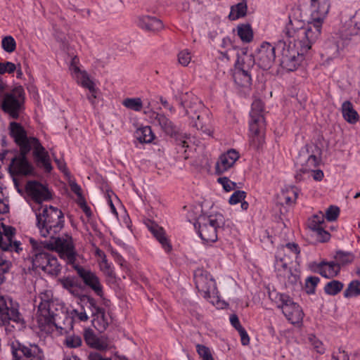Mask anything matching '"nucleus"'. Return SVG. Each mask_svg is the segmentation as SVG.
<instances>
[{
    "label": "nucleus",
    "instance_id": "obj_20",
    "mask_svg": "<svg viewBox=\"0 0 360 360\" xmlns=\"http://www.w3.org/2000/svg\"><path fill=\"white\" fill-rule=\"evenodd\" d=\"M239 157L238 153L234 149L221 154L215 164V173L220 175L227 172L235 165Z\"/></svg>",
    "mask_w": 360,
    "mask_h": 360
},
{
    "label": "nucleus",
    "instance_id": "obj_31",
    "mask_svg": "<svg viewBox=\"0 0 360 360\" xmlns=\"http://www.w3.org/2000/svg\"><path fill=\"white\" fill-rule=\"evenodd\" d=\"M149 229L153 233L154 236L162 245V248L166 252H169L172 249V246L169 243V240L165 236V231L162 227L158 226L156 224L152 225L149 227Z\"/></svg>",
    "mask_w": 360,
    "mask_h": 360
},
{
    "label": "nucleus",
    "instance_id": "obj_12",
    "mask_svg": "<svg viewBox=\"0 0 360 360\" xmlns=\"http://www.w3.org/2000/svg\"><path fill=\"white\" fill-rule=\"evenodd\" d=\"M6 326L5 330H10V327L15 331H20L25 328V321L18 309L9 308L3 297L0 298V325Z\"/></svg>",
    "mask_w": 360,
    "mask_h": 360
},
{
    "label": "nucleus",
    "instance_id": "obj_4",
    "mask_svg": "<svg viewBox=\"0 0 360 360\" xmlns=\"http://www.w3.org/2000/svg\"><path fill=\"white\" fill-rule=\"evenodd\" d=\"M38 309L37 319L41 326L55 324L56 317L62 310L63 306L60 302L53 298L51 290L41 292L34 299Z\"/></svg>",
    "mask_w": 360,
    "mask_h": 360
},
{
    "label": "nucleus",
    "instance_id": "obj_48",
    "mask_svg": "<svg viewBox=\"0 0 360 360\" xmlns=\"http://www.w3.org/2000/svg\"><path fill=\"white\" fill-rule=\"evenodd\" d=\"M264 105L260 99H255L252 103V108L250 111V117H256L257 116H263L262 112Z\"/></svg>",
    "mask_w": 360,
    "mask_h": 360
},
{
    "label": "nucleus",
    "instance_id": "obj_46",
    "mask_svg": "<svg viewBox=\"0 0 360 360\" xmlns=\"http://www.w3.org/2000/svg\"><path fill=\"white\" fill-rule=\"evenodd\" d=\"M324 222V215L321 213L320 214L314 215L309 221V228L312 231H315L322 227V224Z\"/></svg>",
    "mask_w": 360,
    "mask_h": 360
},
{
    "label": "nucleus",
    "instance_id": "obj_5",
    "mask_svg": "<svg viewBox=\"0 0 360 360\" xmlns=\"http://www.w3.org/2000/svg\"><path fill=\"white\" fill-rule=\"evenodd\" d=\"M185 115L191 120V124L205 134L212 136L213 129L206 113L203 104L198 98H193L189 103H186Z\"/></svg>",
    "mask_w": 360,
    "mask_h": 360
},
{
    "label": "nucleus",
    "instance_id": "obj_28",
    "mask_svg": "<svg viewBox=\"0 0 360 360\" xmlns=\"http://www.w3.org/2000/svg\"><path fill=\"white\" fill-rule=\"evenodd\" d=\"M341 111L344 119L349 124H355L359 120L358 112L354 108L352 103L349 101L342 103Z\"/></svg>",
    "mask_w": 360,
    "mask_h": 360
},
{
    "label": "nucleus",
    "instance_id": "obj_7",
    "mask_svg": "<svg viewBox=\"0 0 360 360\" xmlns=\"http://www.w3.org/2000/svg\"><path fill=\"white\" fill-rule=\"evenodd\" d=\"M198 233L205 243H214L217 240V229L224 224L221 214L200 215L197 219Z\"/></svg>",
    "mask_w": 360,
    "mask_h": 360
},
{
    "label": "nucleus",
    "instance_id": "obj_33",
    "mask_svg": "<svg viewBox=\"0 0 360 360\" xmlns=\"http://www.w3.org/2000/svg\"><path fill=\"white\" fill-rule=\"evenodd\" d=\"M136 137L140 143H150L155 138V135L149 126L139 128L136 131Z\"/></svg>",
    "mask_w": 360,
    "mask_h": 360
},
{
    "label": "nucleus",
    "instance_id": "obj_19",
    "mask_svg": "<svg viewBox=\"0 0 360 360\" xmlns=\"http://www.w3.org/2000/svg\"><path fill=\"white\" fill-rule=\"evenodd\" d=\"M74 269L86 286L94 290L97 295L103 296V286L95 273L79 265L75 266Z\"/></svg>",
    "mask_w": 360,
    "mask_h": 360
},
{
    "label": "nucleus",
    "instance_id": "obj_64",
    "mask_svg": "<svg viewBox=\"0 0 360 360\" xmlns=\"http://www.w3.org/2000/svg\"><path fill=\"white\" fill-rule=\"evenodd\" d=\"M354 34H360V10L358 11L353 18Z\"/></svg>",
    "mask_w": 360,
    "mask_h": 360
},
{
    "label": "nucleus",
    "instance_id": "obj_24",
    "mask_svg": "<svg viewBox=\"0 0 360 360\" xmlns=\"http://www.w3.org/2000/svg\"><path fill=\"white\" fill-rule=\"evenodd\" d=\"M27 154L20 151L18 156L12 158L10 167L13 173L27 175L32 172L33 167L27 160Z\"/></svg>",
    "mask_w": 360,
    "mask_h": 360
},
{
    "label": "nucleus",
    "instance_id": "obj_53",
    "mask_svg": "<svg viewBox=\"0 0 360 360\" xmlns=\"http://www.w3.org/2000/svg\"><path fill=\"white\" fill-rule=\"evenodd\" d=\"M314 236L319 242L324 243L330 239V233L325 231L323 227L313 231Z\"/></svg>",
    "mask_w": 360,
    "mask_h": 360
},
{
    "label": "nucleus",
    "instance_id": "obj_27",
    "mask_svg": "<svg viewBox=\"0 0 360 360\" xmlns=\"http://www.w3.org/2000/svg\"><path fill=\"white\" fill-rule=\"evenodd\" d=\"M84 338L86 343L92 348L98 350H105L108 348L107 342L104 339L97 337L90 328L84 330Z\"/></svg>",
    "mask_w": 360,
    "mask_h": 360
},
{
    "label": "nucleus",
    "instance_id": "obj_30",
    "mask_svg": "<svg viewBox=\"0 0 360 360\" xmlns=\"http://www.w3.org/2000/svg\"><path fill=\"white\" fill-rule=\"evenodd\" d=\"M233 79L238 86L248 88L252 82L250 72L241 69H234Z\"/></svg>",
    "mask_w": 360,
    "mask_h": 360
},
{
    "label": "nucleus",
    "instance_id": "obj_17",
    "mask_svg": "<svg viewBox=\"0 0 360 360\" xmlns=\"http://www.w3.org/2000/svg\"><path fill=\"white\" fill-rule=\"evenodd\" d=\"M264 119L263 116L251 117L250 122V143L256 149L262 146L264 137Z\"/></svg>",
    "mask_w": 360,
    "mask_h": 360
},
{
    "label": "nucleus",
    "instance_id": "obj_32",
    "mask_svg": "<svg viewBox=\"0 0 360 360\" xmlns=\"http://www.w3.org/2000/svg\"><path fill=\"white\" fill-rule=\"evenodd\" d=\"M255 63V59L252 55L243 53L238 56L237 60L235 63V69H241L250 72Z\"/></svg>",
    "mask_w": 360,
    "mask_h": 360
},
{
    "label": "nucleus",
    "instance_id": "obj_26",
    "mask_svg": "<svg viewBox=\"0 0 360 360\" xmlns=\"http://www.w3.org/2000/svg\"><path fill=\"white\" fill-rule=\"evenodd\" d=\"M27 193L38 203L51 198L48 189L42 184L36 181H30L26 186Z\"/></svg>",
    "mask_w": 360,
    "mask_h": 360
},
{
    "label": "nucleus",
    "instance_id": "obj_10",
    "mask_svg": "<svg viewBox=\"0 0 360 360\" xmlns=\"http://www.w3.org/2000/svg\"><path fill=\"white\" fill-rule=\"evenodd\" d=\"M53 241L46 243L47 248L51 250H56L61 259L75 268L77 258L79 256L75 250L73 239L69 235H64L61 237L55 236L51 238Z\"/></svg>",
    "mask_w": 360,
    "mask_h": 360
},
{
    "label": "nucleus",
    "instance_id": "obj_60",
    "mask_svg": "<svg viewBox=\"0 0 360 360\" xmlns=\"http://www.w3.org/2000/svg\"><path fill=\"white\" fill-rule=\"evenodd\" d=\"M71 315L74 319H77L80 321H86L89 319L86 309L82 307L80 311L78 309H73L71 311Z\"/></svg>",
    "mask_w": 360,
    "mask_h": 360
},
{
    "label": "nucleus",
    "instance_id": "obj_29",
    "mask_svg": "<svg viewBox=\"0 0 360 360\" xmlns=\"http://www.w3.org/2000/svg\"><path fill=\"white\" fill-rule=\"evenodd\" d=\"M72 77L77 83L88 90H94V82L89 77L87 72L81 69L75 68V75Z\"/></svg>",
    "mask_w": 360,
    "mask_h": 360
},
{
    "label": "nucleus",
    "instance_id": "obj_51",
    "mask_svg": "<svg viewBox=\"0 0 360 360\" xmlns=\"http://www.w3.org/2000/svg\"><path fill=\"white\" fill-rule=\"evenodd\" d=\"M196 350L202 360H214L210 349L207 347L198 344L196 345Z\"/></svg>",
    "mask_w": 360,
    "mask_h": 360
},
{
    "label": "nucleus",
    "instance_id": "obj_16",
    "mask_svg": "<svg viewBox=\"0 0 360 360\" xmlns=\"http://www.w3.org/2000/svg\"><path fill=\"white\" fill-rule=\"evenodd\" d=\"M15 234L13 227L0 222V250L15 251L17 253L22 250L20 242L13 239Z\"/></svg>",
    "mask_w": 360,
    "mask_h": 360
},
{
    "label": "nucleus",
    "instance_id": "obj_1",
    "mask_svg": "<svg viewBox=\"0 0 360 360\" xmlns=\"http://www.w3.org/2000/svg\"><path fill=\"white\" fill-rule=\"evenodd\" d=\"M37 226L42 237L53 238L64 226L61 210L53 206H44L36 212Z\"/></svg>",
    "mask_w": 360,
    "mask_h": 360
},
{
    "label": "nucleus",
    "instance_id": "obj_47",
    "mask_svg": "<svg viewBox=\"0 0 360 360\" xmlns=\"http://www.w3.org/2000/svg\"><path fill=\"white\" fill-rule=\"evenodd\" d=\"M320 281V278L317 276H309L305 281V289L307 294H314L316 285Z\"/></svg>",
    "mask_w": 360,
    "mask_h": 360
},
{
    "label": "nucleus",
    "instance_id": "obj_36",
    "mask_svg": "<svg viewBox=\"0 0 360 360\" xmlns=\"http://www.w3.org/2000/svg\"><path fill=\"white\" fill-rule=\"evenodd\" d=\"M92 323L94 326L98 330L103 331L108 326V319L105 317L103 309H101L98 313L93 316Z\"/></svg>",
    "mask_w": 360,
    "mask_h": 360
},
{
    "label": "nucleus",
    "instance_id": "obj_50",
    "mask_svg": "<svg viewBox=\"0 0 360 360\" xmlns=\"http://www.w3.org/2000/svg\"><path fill=\"white\" fill-rule=\"evenodd\" d=\"M82 338L79 335H70L65 338V345L70 348H75L81 346Z\"/></svg>",
    "mask_w": 360,
    "mask_h": 360
},
{
    "label": "nucleus",
    "instance_id": "obj_37",
    "mask_svg": "<svg viewBox=\"0 0 360 360\" xmlns=\"http://www.w3.org/2000/svg\"><path fill=\"white\" fill-rule=\"evenodd\" d=\"M11 252L0 250V273L1 274L8 273L12 266L10 259Z\"/></svg>",
    "mask_w": 360,
    "mask_h": 360
},
{
    "label": "nucleus",
    "instance_id": "obj_22",
    "mask_svg": "<svg viewBox=\"0 0 360 360\" xmlns=\"http://www.w3.org/2000/svg\"><path fill=\"white\" fill-rule=\"evenodd\" d=\"M311 270L328 278L335 277L340 271V264L335 262H321L310 264Z\"/></svg>",
    "mask_w": 360,
    "mask_h": 360
},
{
    "label": "nucleus",
    "instance_id": "obj_42",
    "mask_svg": "<svg viewBox=\"0 0 360 360\" xmlns=\"http://www.w3.org/2000/svg\"><path fill=\"white\" fill-rule=\"evenodd\" d=\"M297 198V193L295 188H292L287 189L285 191L282 193L281 200L282 201V203H285L286 205H292L295 203Z\"/></svg>",
    "mask_w": 360,
    "mask_h": 360
},
{
    "label": "nucleus",
    "instance_id": "obj_43",
    "mask_svg": "<svg viewBox=\"0 0 360 360\" xmlns=\"http://www.w3.org/2000/svg\"><path fill=\"white\" fill-rule=\"evenodd\" d=\"M58 283L66 290L72 292V289L77 286V282L75 277L66 276L58 279Z\"/></svg>",
    "mask_w": 360,
    "mask_h": 360
},
{
    "label": "nucleus",
    "instance_id": "obj_61",
    "mask_svg": "<svg viewBox=\"0 0 360 360\" xmlns=\"http://www.w3.org/2000/svg\"><path fill=\"white\" fill-rule=\"evenodd\" d=\"M285 249H287L290 252L295 255L296 258L300 253V248L297 243H288L285 246H282L281 250L285 251Z\"/></svg>",
    "mask_w": 360,
    "mask_h": 360
},
{
    "label": "nucleus",
    "instance_id": "obj_21",
    "mask_svg": "<svg viewBox=\"0 0 360 360\" xmlns=\"http://www.w3.org/2000/svg\"><path fill=\"white\" fill-rule=\"evenodd\" d=\"M32 141L34 143L32 150H33V156L37 164L46 172H50L52 170V166L48 152L40 143L39 139H32Z\"/></svg>",
    "mask_w": 360,
    "mask_h": 360
},
{
    "label": "nucleus",
    "instance_id": "obj_6",
    "mask_svg": "<svg viewBox=\"0 0 360 360\" xmlns=\"http://www.w3.org/2000/svg\"><path fill=\"white\" fill-rule=\"evenodd\" d=\"M25 91L18 86L4 94L1 109L10 118L18 119L25 110Z\"/></svg>",
    "mask_w": 360,
    "mask_h": 360
},
{
    "label": "nucleus",
    "instance_id": "obj_40",
    "mask_svg": "<svg viewBox=\"0 0 360 360\" xmlns=\"http://www.w3.org/2000/svg\"><path fill=\"white\" fill-rule=\"evenodd\" d=\"M360 295V281L354 280L351 281L344 292L346 298L357 297Z\"/></svg>",
    "mask_w": 360,
    "mask_h": 360
},
{
    "label": "nucleus",
    "instance_id": "obj_44",
    "mask_svg": "<svg viewBox=\"0 0 360 360\" xmlns=\"http://www.w3.org/2000/svg\"><path fill=\"white\" fill-rule=\"evenodd\" d=\"M1 46L7 53H12L15 50L16 42L11 36H6L2 39Z\"/></svg>",
    "mask_w": 360,
    "mask_h": 360
},
{
    "label": "nucleus",
    "instance_id": "obj_56",
    "mask_svg": "<svg viewBox=\"0 0 360 360\" xmlns=\"http://www.w3.org/2000/svg\"><path fill=\"white\" fill-rule=\"evenodd\" d=\"M246 197V193L243 191H236L229 198L231 205H236L242 202Z\"/></svg>",
    "mask_w": 360,
    "mask_h": 360
},
{
    "label": "nucleus",
    "instance_id": "obj_52",
    "mask_svg": "<svg viewBox=\"0 0 360 360\" xmlns=\"http://www.w3.org/2000/svg\"><path fill=\"white\" fill-rule=\"evenodd\" d=\"M217 182L221 185L224 190L226 192L233 191L236 188V184L226 176L219 177L217 179Z\"/></svg>",
    "mask_w": 360,
    "mask_h": 360
},
{
    "label": "nucleus",
    "instance_id": "obj_41",
    "mask_svg": "<svg viewBox=\"0 0 360 360\" xmlns=\"http://www.w3.org/2000/svg\"><path fill=\"white\" fill-rule=\"evenodd\" d=\"M122 105L127 108L139 112L143 108V102L141 98H127L122 101Z\"/></svg>",
    "mask_w": 360,
    "mask_h": 360
},
{
    "label": "nucleus",
    "instance_id": "obj_15",
    "mask_svg": "<svg viewBox=\"0 0 360 360\" xmlns=\"http://www.w3.org/2000/svg\"><path fill=\"white\" fill-rule=\"evenodd\" d=\"M10 134L20 148V151L28 153L32 150L34 141L37 139L35 137H28L26 131L22 126L17 122H12L9 125Z\"/></svg>",
    "mask_w": 360,
    "mask_h": 360
},
{
    "label": "nucleus",
    "instance_id": "obj_35",
    "mask_svg": "<svg viewBox=\"0 0 360 360\" xmlns=\"http://www.w3.org/2000/svg\"><path fill=\"white\" fill-rule=\"evenodd\" d=\"M237 32L240 39L245 43L250 42L253 39V32L248 24H242L237 27Z\"/></svg>",
    "mask_w": 360,
    "mask_h": 360
},
{
    "label": "nucleus",
    "instance_id": "obj_59",
    "mask_svg": "<svg viewBox=\"0 0 360 360\" xmlns=\"http://www.w3.org/2000/svg\"><path fill=\"white\" fill-rule=\"evenodd\" d=\"M326 53L331 58H335L339 55V46L336 43H328L326 44Z\"/></svg>",
    "mask_w": 360,
    "mask_h": 360
},
{
    "label": "nucleus",
    "instance_id": "obj_14",
    "mask_svg": "<svg viewBox=\"0 0 360 360\" xmlns=\"http://www.w3.org/2000/svg\"><path fill=\"white\" fill-rule=\"evenodd\" d=\"M196 288L206 299L217 294L216 283L212 276L203 269H197L194 274Z\"/></svg>",
    "mask_w": 360,
    "mask_h": 360
},
{
    "label": "nucleus",
    "instance_id": "obj_58",
    "mask_svg": "<svg viewBox=\"0 0 360 360\" xmlns=\"http://www.w3.org/2000/svg\"><path fill=\"white\" fill-rule=\"evenodd\" d=\"M16 70V66L13 63L5 62L0 63V75L5 73H13Z\"/></svg>",
    "mask_w": 360,
    "mask_h": 360
},
{
    "label": "nucleus",
    "instance_id": "obj_18",
    "mask_svg": "<svg viewBox=\"0 0 360 360\" xmlns=\"http://www.w3.org/2000/svg\"><path fill=\"white\" fill-rule=\"evenodd\" d=\"M275 58L274 46L270 43L263 42L257 49L254 59L261 68L267 70L273 65Z\"/></svg>",
    "mask_w": 360,
    "mask_h": 360
},
{
    "label": "nucleus",
    "instance_id": "obj_54",
    "mask_svg": "<svg viewBox=\"0 0 360 360\" xmlns=\"http://www.w3.org/2000/svg\"><path fill=\"white\" fill-rule=\"evenodd\" d=\"M179 63L183 66H187L191 60V54L188 50L185 49L180 51L178 54Z\"/></svg>",
    "mask_w": 360,
    "mask_h": 360
},
{
    "label": "nucleus",
    "instance_id": "obj_9",
    "mask_svg": "<svg viewBox=\"0 0 360 360\" xmlns=\"http://www.w3.org/2000/svg\"><path fill=\"white\" fill-rule=\"evenodd\" d=\"M297 46L292 40L288 42L281 40L278 42L277 46L282 49L281 51V65L288 71L295 70L303 60V55L306 52L302 51L296 46Z\"/></svg>",
    "mask_w": 360,
    "mask_h": 360
},
{
    "label": "nucleus",
    "instance_id": "obj_57",
    "mask_svg": "<svg viewBox=\"0 0 360 360\" xmlns=\"http://www.w3.org/2000/svg\"><path fill=\"white\" fill-rule=\"evenodd\" d=\"M100 268L103 273L110 277H114V271L110 264H108L105 258V255H103V257L100 263Z\"/></svg>",
    "mask_w": 360,
    "mask_h": 360
},
{
    "label": "nucleus",
    "instance_id": "obj_45",
    "mask_svg": "<svg viewBox=\"0 0 360 360\" xmlns=\"http://www.w3.org/2000/svg\"><path fill=\"white\" fill-rule=\"evenodd\" d=\"M335 262L341 265H345L351 263L353 261L354 257L352 254L339 251L336 253L335 257Z\"/></svg>",
    "mask_w": 360,
    "mask_h": 360
},
{
    "label": "nucleus",
    "instance_id": "obj_11",
    "mask_svg": "<svg viewBox=\"0 0 360 360\" xmlns=\"http://www.w3.org/2000/svg\"><path fill=\"white\" fill-rule=\"evenodd\" d=\"M275 302L278 308L282 310L286 319L293 325H300L302 322L304 313L299 304L287 295L277 293Z\"/></svg>",
    "mask_w": 360,
    "mask_h": 360
},
{
    "label": "nucleus",
    "instance_id": "obj_13",
    "mask_svg": "<svg viewBox=\"0 0 360 360\" xmlns=\"http://www.w3.org/2000/svg\"><path fill=\"white\" fill-rule=\"evenodd\" d=\"M321 162L319 155L312 153H310L308 149H302L296 160L297 171L295 178L297 181L304 179V175L310 174V171L316 169Z\"/></svg>",
    "mask_w": 360,
    "mask_h": 360
},
{
    "label": "nucleus",
    "instance_id": "obj_62",
    "mask_svg": "<svg viewBox=\"0 0 360 360\" xmlns=\"http://www.w3.org/2000/svg\"><path fill=\"white\" fill-rule=\"evenodd\" d=\"M70 186L71 191L75 193L78 198L77 202L81 201V200H84L82 193V188L79 185H78L75 181H71L70 183Z\"/></svg>",
    "mask_w": 360,
    "mask_h": 360
},
{
    "label": "nucleus",
    "instance_id": "obj_63",
    "mask_svg": "<svg viewBox=\"0 0 360 360\" xmlns=\"http://www.w3.org/2000/svg\"><path fill=\"white\" fill-rule=\"evenodd\" d=\"M331 360H349V357L345 350L339 349L333 353Z\"/></svg>",
    "mask_w": 360,
    "mask_h": 360
},
{
    "label": "nucleus",
    "instance_id": "obj_8",
    "mask_svg": "<svg viewBox=\"0 0 360 360\" xmlns=\"http://www.w3.org/2000/svg\"><path fill=\"white\" fill-rule=\"evenodd\" d=\"M7 344L13 360H44L42 350L36 344H23L15 337L10 338Z\"/></svg>",
    "mask_w": 360,
    "mask_h": 360
},
{
    "label": "nucleus",
    "instance_id": "obj_3",
    "mask_svg": "<svg viewBox=\"0 0 360 360\" xmlns=\"http://www.w3.org/2000/svg\"><path fill=\"white\" fill-rule=\"evenodd\" d=\"M321 27L322 20L317 18L297 30L294 29L292 24H289L285 27V34L289 38H292V41L302 47V52H307L319 38Z\"/></svg>",
    "mask_w": 360,
    "mask_h": 360
},
{
    "label": "nucleus",
    "instance_id": "obj_49",
    "mask_svg": "<svg viewBox=\"0 0 360 360\" xmlns=\"http://www.w3.org/2000/svg\"><path fill=\"white\" fill-rule=\"evenodd\" d=\"M276 269L280 276L285 278L292 275L290 269L288 266L287 263L283 262V259L276 262Z\"/></svg>",
    "mask_w": 360,
    "mask_h": 360
},
{
    "label": "nucleus",
    "instance_id": "obj_25",
    "mask_svg": "<svg viewBox=\"0 0 360 360\" xmlns=\"http://www.w3.org/2000/svg\"><path fill=\"white\" fill-rule=\"evenodd\" d=\"M151 123L160 127L167 134L173 136L177 133L179 128L168 117L163 114L153 112L150 116Z\"/></svg>",
    "mask_w": 360,
    "mask_h": 360
},
{
    "label": "nucleus",
    "instance_id": "obj_23",
    "mask_svg": "<svg viewBox=\"0 0 360 360\" xmlns=\"http://www.w3.org/2000/svg\"><path fill=\"white\" fill-rule=\"evenodd\" d=\"M136 25L143 30L158 32L164 28L162 22L154 16L143 15L136 19Z\"/></svg>",
    "mask_w": 360,
    "mask_h": 360
},
{
    "label": "nucleus",
    "instance_id": "obj_55",
    "mask_svg": "<svg viewBox=\"0 0 360 360\" xmlns=\"http://www.w3.org/2000/svg\"><path fill=\"white\" fill-rule=\"evenodd\" d=\"M340 209L337 206H330L326 212V218L329 221H335L339 216Z\"/></svg>",
    "mask_w": 360,
    "mask_h": 360
},
{
    "label": "nucleus",
    "instance_id": "obj_38",
    "mask_svg": "<svg viewBox=\"0 0 360 360\" xmlns=\"http://www.w3.org/2000/svg\"><path fill=\"white\" fill-rule=\"evenodd\" d=\"M81 307L84 308L86 311L87 310L91 312L92 316L102 309L97 306L95 300L90 297H84L81 300Z\"/></svg>",
    "mask_w": 360,
    "mask_h": 360
},
{
    "label": "nucleus",
    "instance_id": "obj_39",
    "mask_svg": "<svg viewBox=\"0 0 360 360\" xmlns=\"http://www.w3.org/2000/svg\"><path fill=\"white\" fill-rule=\"evenodd\" d=\"M344 287V284L337 280H333L327 283L324 287V291L327 295H335L339 293Z\"/></svg>",
    "mask_w": 360,
    "mask_h": 360
},
{
    "label": "nucleus",
    "instance_id": "obj_2",
    "mask_svg": "<svg viewBox=\"0 0 360 360\" xmlns=\"http://www.w3.org/2000/svg\"><path fill=\"white\" fill-rule=\"evenodd\" d=\"M29 240L32 246L29 261L32 264V270L41 269L48 274L58 275L60 271V265L54 255L44 251V248L47 247L46 243L39 242L32 238Z\"/></svg>",
    "mask_w": 360,
    "mask_h": 360
},
{
    "label": "nucleus",
    "instance_id": "obj_34",
    "mask_svg": "<svg viewBox=\"0 0 360 360\" xmlns=\"http://www.w3.org/2000/svg\"><path fill=\"white\" fill-rule=\"evenodd\" d=\"M247 13V4L245 1L240 2L231 6L229 18L231 20L244 17Z\"/></svg>",
    "mask_w": 360,
    "mask_h": 360
}]
</instances>
